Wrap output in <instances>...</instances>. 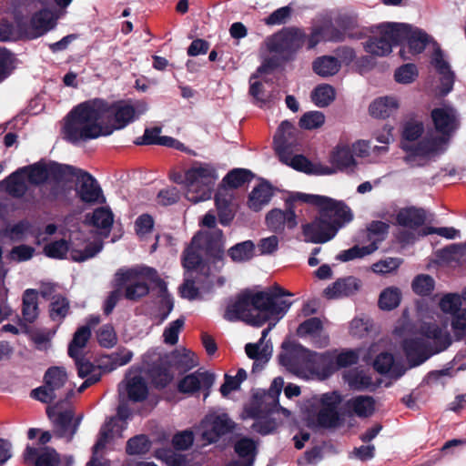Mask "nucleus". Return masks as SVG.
<instances>
[{"label":"nucleus","mask_w":466,"mask_h":466,"mask_svg":"<svg viewBox=\"0 0 466 466\" xmlns=\"http://www.w3.org/2000/svg\"><path fill=\"white\" fill-rule=\"evenodd\" d=\"M399 107V102L394 96H380L376 98L369 107L370 114L376 118H387L394 114Z\"/></svg>","instance_id":"nucleus-36"},{"label":"nucleus","mask_w":466,"mask_h":466,"mask_svg":"<svg viewBox=\"0 0 466 466\" xmlns=\"http://www.w3.org/2000/svg\"><path fill=\"white\" fill-rule=\"evenodd\" d=\"M306 38L304 30L298 27L285 28L267 36L260 48L262 63L258 72L269 73L282 62L292 60Z\"/></svg>","instance_id":"nucleus-3"},{"label":"nucleus","mask_w":466,"mask_h":466,"mask_svg":"<svg viewBox=\"0 0 466 466\" xmlns=\"http://www.w3.org/2000/svg\"><path fill=\"white\" fill-rule=\"evenodd\" d=\"M126 390L128 399L135 402L143 401L148 395V388L146 380L139 375L126 378Z\"/></svg>","instance_id":"nucleus-40"},{"label":"nucleus","mask_w":466,"mask_h":466,"mask_svg":"<svg viewBox=\"0 0 466 466\" xmlns=\"http://www.w3.org/2000/svg\"><path fill=\"white\" fill-rule=\"evenodd\" d=\"M214 382V373L199 369L181 379L177 384V389L183 393H194L202 390L205 391V398H207Z\"/></svg>","instance_id":"nucleus-19"},{"label":"nucleus","mask_w":466,"mask_h":466,"mask_svg":"<svg viewBox=\"0 0 466 466\" xmlns=\"http://www.w3.org/2000/svg\"><path fill=\"white\" fill-rule=\"evenodd\" d=\"M396 23H384L376 26L372 35L363 43L364 50L375 56H386L391 53L392 47L399 45Z\"/></svg>","instance_id":"nucleus-12"},{"label":"nucleus","mask_w":466,"mask_h":466,"mask_svg":"<svg viewBox=\"0 0 466 466\" xmlns=\"http://www.w3.org/2000/svg\"><path fill=\"white\" fill-rule=\"evenodd\" d=\"M59 461V454L54 449L46 447L35 458V466H57Z\"/></svg>","instance_id":"nucleus-63"},{"label":"nucleus","mask_w":466,"mask_h":466,"mask_svg":"<svg viewBox=\"0 0 466 466\" xmlns=\"http://www.w3.org/2000/svg\"><path fill=\"white\" fill-rule=\"evenodd\" d=\"M30 228V222L23 219L14 225L5 227L0 231V234L12 241H19L24 239Z\"/></svg>","instance_id":"nucleus-51"},{"label":"nucleus","mask_w":466,"mask_h":466,"mask_svg":"<svg viewBox=\"0 0 466 466\" xmlns=\"http://www.w3.org/2000/svg\"><path fill=\"white\" fill-rule=\"evenodd\" d=\"M78 173L76 193L80 201L89 206L104 204L106 198L96 179L86 171L79 170Z\"/></svg>","instance_id":"nucleus-16"},{"label":"nucleus","mask_w":466,"mask_h":466,"mask_svg":"<svg viewBox=\"0 0 466 466\" xmlns=\"http://www.w3.org/2000/svg\"><path fill=\"white\" fill-rule=\"evenodd\" d=\"M340 67V61L332 56H319L312 64L313 71L322 77L335 76Z\"/></svg>","instance_id":"nucleus-42"},{"label":"nucleus","mask_w":466,"mask_h":466,"mask_svg":"<svg viewBox=\"0 0 466 466\" xmlns=\"http://www.w3.org/2000/svg\"><path fill=\"white\" fill-rule=\"evenodd\" d=\"M285 210L274 208L266 216V224L269 230L275 233H282L286 228L293 229L297 227V216L292 208L286 202Z\"/></svg>","instance_id":"nucleus-22"},{"label":"nucleus","mask_w":466,"mask_h":466,"mask_svg":"<svg viewBox=\"0 0 466 466\" xmlns=\"http://www.w3.org/2000/svg\"><path fill=\"white\" fill-rule=\"evenodd\" d=\"M273 414L274 413H259L258 416H248L255 420L251 426L252 430L261 435L272 433L277 428L276 419L272 418Z\"/></svg>","instance_id":"nucleus-48"},{"label":"nucleus","mask_w":466,"mask_h":466,"mask_svg":"<svg viewBox=\"0 0 466 466\" xmlns=\"http://www.w3.org/2000/svg\"><path fill=\"white\" fill-rule=\"evenodd\" d=\"M374 369L380 374L388 375L395 380L405 373V369L400 363L395 361L390 353H380L373 363Z\"/></svg>","instance_id":"nucleus-32"},{"label":"nucleus","mask_w":466,"mask_h":466,"mask_svg":"<svg viewBox=\"0 0 466 466\" xmlns=\"http://www.w3.org/2000/svg\"><path fill=\"white\" fill-rule=\"evenodd\" d=\"M451 325L456 340L466 337V309L451 317Z\"/></svg>","instance_id":"nucleus-64"},{"label":"nucleus","mask_w":466,"mask_h":466,"mask_svg":"<svg viewBox=\"0 0 466 466\" xmlns=\"http://www.w3.org/2000/svg\"><path fill=\"white\" fill-rule=\"evenodd\" d=\"M156 459L165 462L167 466H188L185 455L176 453L170 449H157L154 452Z\"/></svg>","instance_id":"nucleus-53"},{"label":"nucleus","mask_w":466,"mask_h":466,"mask_svg":"<svg viewBox=\"0 0 466 466\" xmlns=\"http://www.w3.org/2000/svg\"><path fill=\"white\" fill-rule=\"evenodd\" d=\"M335 89L328 84L319 85L314 88L311 98L319 107L328 106L335 99Z\"/></svg>","instance_id":"nucleus-50"},{"label":"nucleus","mask_w":466,"mask_h":466,"mask_svg":"<svg viewBox=\"0 0 466 466\" xmlns=\"http://www.w3.org/2000/svg\"><path fill=\"white\" fill-rule=\"evenodd\" d=\"M302 233L306 242L320 244L331 240L338 231L319 213L313 221L302 225Z\"/></svg>","instance_id":"nucleus-18"},{"label":"nucleus","mask_w":466,"mask_h":466,"mask_svg":"<svg viewBox=\"0 0 466 466\" xmlns=\"http://www.w3.org/2000/svg\"><path fill=\"white\" fill-rule=\"evenodd\" d=\"M223 233L220 229L214 228L210 232L198 233L186 248L183 256V266L187 271L204 270L203 253L208 256V259L216 265V268L224 266V251L222 248Z\"/></svg>","instance_id":"nucleus-4"},{"label":"nucleus","mask_w":466,"mask_h":466,"mask_svg":"<svg viewBox=\"0 0 466 466\" xmlns=\"http://www.w3.org/2000/svg\"><path fill=\"white\" fill-rule=\"evenodd\" d=\"M377 249L378 246H376V243L369 244L367 246L355 245L349 249L339 252L336 258L339 261L347 262L356 258H362L368 255L372 254Z\"/></svg>","instance_id":"nucleus-47"},{"label":"nucleus","mask_w":466,"mask_h":466,"mask_svg":"<svg viewBox=\"0 0 466 466\" xmlns=\"http://www.w3.org/2000/svg\"><path fill=\"white\" fill-rule=\"evenodd\" d=\"M86 220L97 228L100 234L107 236L114 222V215L109 208L101 207L96 208L90 216H86Z\"/></svg>","instance_id":"nucleus-33"},{"label":"nucleus","mask_w":466,"mask_h":466,"mask_svg":"<svg viewBox=\"0 0 466 466\" xmlns=\"http://www.w3.org/2000/svg\"><path fill=\"white\" fill-rule=\"evenodd\" d=\"M116 426V419L111 418L101 427L96 442L93 447V455L86 466H105L97 452L103 450L109 440L113 437V429Z\"/></svg>","instance_id":"nucleus-29"},{"label":"nucleus","mask_w":466,"mask_h":466,"mask_svg":"<svg viewBox=\"0 0 466 466\" xmlns=\"http://www.w3.org/2000/svg\"><path fill=\"white\" fill-rule=\"evenodd\" d=\"M346 407L358 417L366 418L375 410V400L371 396H356L346 402Z\"/></svg>","instance_id":"nucleus-38"},{"label":"nucleus","mask_w":466,"mask_h":466,"mask_svg":"<svg viewBox=\"0 0 466 466\" xmlns=\"http://www.w3.org/2000/svg\"><path fill=\"white\" fill-rule=\"evenodd\" d=\"M435 281L427 274H420L414 278L411 283L412 290L419 296H428L434 289Z\"/></svg>","instance_id":"nucleus-57"},{"label":"nucleus","mask_w":466,"mask_h":466,"mask_svg":"<svg viewBox=\"0 0 466 466\" xmlns=\"http://www.w3.org/2000/svg\"><path fill=\"white\" fill-rule=\"evenodd\" d=\"M74 395V387L63 367H50L44 375V384L31 391V397L43 403H50L56 399L68 400Z\"/></svg>","instance_id":"nucleus-10"},{"label":"nucleus","mask_w":466,"mask_h":466,"mask_svg":"<svg viewBox=\"0 0 466 466\" xmlns=\"http://www.w3.org/2000/svg\"><path fill=\"white\" fill-rule=\"evenodd\" d=\"M143 367L157 387L164 388L173 380V373L170 370L172 366L167 359V354L162 356L157 350L147 351L143 356Z\"/></svg>","instance_id":"nucleus-13"},{"label":"nucleus","mask_w":466,"mask_h":466,"mask_svg":"<svg viewBox=\"0 0 466 466\" xmlns=\"http://www.w3.org/2000/svg\"><path fill=\"white\" fill-rule=\"evenodd\" d=\"M396 30L400 33L397 36L398 44L406 41L411 55L420 54L427 44L432 41L431 37L423 30L412 27L408 24L396 23Z\"/></svg>","instance_id":"nucleus-17"},{"label":"nucleus","mask_w":466,"mask_h":466,"mask_svg":"<svg viewBox=\"0 0 466 466\" xmlns=\"http://www.w3.org/2000/svg\"><path fill=\"white\" fill-rule=\"evenodd\" d=\"M324 201L319 207V213L339 231L353 219L350 208L340 200L324 197Z\"/></svg>","instance_id":"nucleus-15"},{"label":"nucleus","mask_w":466,"mask_h":466,"mask_svg":"<svg viewBox=\"0 0 466 466\" xmlns=\"http://www.w3.org/2000/svg\"><path fill=\"white\" fill-rule=\"evenodd\" d=\"M431 117L439 136H433V140L423 143V155H439L440 157L447 151L451 137L460 127L459 115L454 107L443 105L434 108Z\"/></svg>","instance_id":"nucleus-6"},{"label":"nucleus","mask_w":466,"mask_h":466,"mask_svg":"<svg viewBox=\"0 0 466 466\" xmlns=\"http://www.w3.org/2000/svg\"><path fill=\"white\" fill-rule=\"evenodd\" d=\"M171 366L179 372H187L198 365L195 353L186 349H177L167 354Z\"/></svg>","instance_id":"nucleus-31"},{"label":"nucleus","mask_w":466,"mask_h":466,"mask_svg":"<svg viewBox=\"0 0 466 466\" xmlns=\"http://www.w3.org/2000/svg\"><path fill=\"white\" fill-rule=\"evenodd\" d=\"M116 277L120 284H127L126 298L130 300L138 299L148 293L147 281L158 285L163 292L167 290V286L158 277L157 271L150 267L138 266L119 269Z\"/></svg>","instance_id":"nucleus-9"},{"label":"nucleus","mask_w":466,"mask_h":466,"mask_svg":"<svg viewBox=\"0 0 466 466\" xmlns=\"http://www.w3.org/2000/svg\"><path fill=\"white\" fill-rule=\"evenodd\" d=\"M1 186L15 198H22L30 192L29 183L20 167L5 177Z\"/></svg>","instance_id":"nucleus-26"},{"label":"nucleus","mask_w":466,"mask_h":466,"mask_svg":"<svg viewBox=\"0 0 466 466\" xmlns=\"http://www.w3.org/2000/svg\"><path fill=\"white\" fill-rule=\"evenodd\" d=\"M269 320H273V322L263 329L259 341L258 343H248L245 347L246 354L254 360L253 372L261 370L271 357V349L268 345L263 346V341L278 320L274 319Z\"/></svg>","instance_id":"nucleus-21"},{"label":"nucleus","mask_w":466,"mask_h":466,"mask_svg":"<svg viewBox=\"0 0 466 466\" xmlns=\"http://www.w3.org/2000/svg\"><path fill=\"white\" fill-rule=\"evenodd\" d=\"M202 439L208 443L216 442L218 438L232 430L233 422L227 414L207 417L202 422Z\"/></svg>","instance_id":"nucleus-23"},{"label":"nucleus","mask_w":466,"mask_h":466,"mask_svg":"<svg viewBox=\"0 0 466 466\" xmlns=\"http://www.w3.org/2000/svg\"><path fill=\"white\" fill-rule=\"evenodd\" d=\"M289 165L294 169L307 174L330 175L335 172V170L329 167H321L319 170L315 169L310 161L302 155L294 156Z\"/></svg>","instance_id":"nucleus-46"},{"label":"nucleus","mask_w":466,"mask_h":466,"mask_svg":"<svg viewBox=\"0 0 466 466\" xmlns=\"http://www.w3.org/2000/svg\"><path fill=\"white\" fill-rule=\"evenodd\" d=\"M69 301L61 295L52 297L50 304V317L53 320H61L68 313Z\"/></svg>","instance_id":"nucleus-58"},{"label":"nucleus","mask_w":466,"mask_h":466,"mask_svg":"<svg viewBox=\"0 0 466 466\" xmlns=\"http://www.w3.org/2000/svg\"><path fill=\"white\" fill-rule=\"evenodd\" d=\"M424 132L421 121L410 120L405 123L402 130L401 148L406 152L403 160L411 167H420L428 165L439 157V155H423V143L433 140V135L428 134L417 141Z\"/></svg>","instance_id":"nucleus-8"},{"label":"nucleus","mask_w":466,"mask_h":466,"mask_svg":"<svg viewBox=\"0 0 466 466\" xmlns=\"http://www.w3.org/2000/svg\"><path fill=\"white\" fill-rule=\"evenodd\" d=\"M55 25L56 18L54 14L47 9L40 10L31 18L28 32L29 36L31 38H37L53 29Z\"/></svg>","instance_id":"nucleus-27"},{"label":"nucleus","mask_w":466,"mask_h":466,"mask_svg":"<svg viewBox=\"0 0 466 466\" xmlns=\"http://www.w3.org/2000/svg\"><path fill=\"white\" fill-rule=\"evenodd\" d=\"M97 340L100 346L110 349L117 342L115 329L110 324L103 325L96 332Z\"/></svg>","instance_id":"nucleus-61"},{"label":"nucleus","mask_w":466,"mask_h":466,"mask_svg":"<svg viewBox=\"0 0 466 466\" xmlns=\"http://www.w3.org/2000/svg\"><path fill=\"white\" fill-rule=\"evenodd\" d=\"M292 295L279 285L263 291H245L228 305L224 318L228 321L241 319L260 327L270 319L279 320L283 318L292 303L281 298Z\"/></svg>","instance_id":"nucleus-2"},{"label":"nucleus","mask_w":466,"mask_h":466,"mask_svg":"<svg viewBox=\"0 0 466 466\" xmlns=\"http://www.w3.org/2000/svg\"><path fill=\"white\" fill-rule=\"evenodd\" d=\"M344 378L349 386L354 390H364L372 384L371 377L363 370H350Z\"/></svg>","instance_id":"nucleus-54"},{"label":"nucleus","mask_w":466,"mask_h":466,"mask_svg":"<svg viewBox=\"0 0 466 466\" xmlns=\"http://www.w3.org/2000/svg\"><path fill=\"white\" fill-rule=\"evenodd\" d=\"M272 196L271 187L267 183H261L250 192L248 201V208L253 211H259L268 204Z\"/></svg>","instance_id":"nucleus-39"},{"label":"nucleus","mask_w":466,"mask_h":466,"mask_svg":"<svg viewBox=\"0 0 466 466\" xmlns=\"http://www.w3.org/2000/svg\"><path fill=\"white\" fill-rule=\"evenodd\" d=\"M390 226L388 223L383 221H372L368 227V238L370 241V244H379L386 238Z\"/></svg>","instance_id":"nucleus-60"},{"label":"nucleus","mask_w":466,"mask_h":466,"mask_svg":"<svg viewBox=\"0 0 466 466\" xmlns=\"http://www.w3.org/2000/svg\"><path fill=\"white\" fill-rule=\"evenodd\" d=\"M234 262H246L251 259L255 254V244L251 240H246L231 247L228 251Z\"/></svg>","instance_id":"nucleus-45"},{"label":"nucleus","mask_w":466,"mask_h":466,"mask_svg":"<svg viewBox=\"0 0 466 466\" xmlns=\"http://www.w3.org/2000/svg\"><path fill=\"white\" fill-rule=\"evenodd\" d=\"M218 179V173L213 164L195 162L185 171L181 181L187 199L193 203L210 199Z\"/></svg>","instance_id":"nucleus-7"},{"label":"nucleus","mask_w":466,"mask_h":466,"mask_svg":"<svg viewBox=\"0 0 466 466\" xmlns=\"http://www.w3.org/2000/svg\"><path fill=\"white\" fill-rule=\"evenodd\" d=\"M150 449V441L146 435H137L127 441L126 451L129 455L147 453Z\"/></svg>","instance_id":"nucleus-59"},{"label":"nucleus","mask_w":466,"mask_h":466,"mask_svg":"<svg viewBox=\"0 0 466 466\" xmlns=\"http://www.w3.org/2000/svg\"><path fill=\"white\" fill-rule=\"evenodd\" d=\"M148 109L145 101L89 99L72 108L65 118L64 138L73 145L111 135L125 128Z\"/></svg>","instance_id":"nucleus-1"},{"label":"nucleus","mask_w":466,"mask_h":466,"mask_svg":"<svg viewBox=\"0 0 466 466\" xmlns=\"http://www.w3.org/2000/svg\"><path fill=\"white\" fill-rule=\"evenodd\" d=\"M82 417L74 418L72 410H67L57 414L54 419V431L56 436L70 441L76 433Z\"/></svg>","instance_id":"nucleus-25"},{"label":"nucleus","mask_w":466,"mask_h":466,"mask_svg":"<svg viewBox=\"0 0 466 466\" xmlns=\"http://www.w3.org/2000/svg\"><path fill=\"white\" fill-rule=\"evenodd\" d=\"M25 176L29 185L44 186L49 178L47 164L37 162L32 165L20 167Z\"/></svg>","instance_id":"nucleus-43"},{"label":"nucleus","mask_w":466,"mask_h":466,"mask_svg":"<svg viewBox=\"0 0 466 466\" xmlns=\"http://www.w3.org/2000/svg\"><path fill=\"white\" fill-rule=\"evenodd\" d=\"M434 51L431 56V64L435 67L441 76V86L439 87V95L444 96L448 95L453 88L454 73L451 70L448 62L444 59L443 53L440 46L433 42Z\"/></svg>","instance_id":"nucleus-20"},{"label":"nucleus","mask_w":466,"mask_h":466,"mask_svg":"<svg viewBox=\"0 0 466 466\" xmlns=\"http://www.w3.org/2000/svg\"><path fill=\"white\" fill-rule=\"evenodd\" d=\"M48 176L51 178L59 182L60 180H65L72 177H76L79 175V168H76L70 165L59 164L56 162H51L47 164Z\"/></svg>","instance_id":"nucleus-49"},{"label":"nucleus","mask_w":466,"mask_h":466,"mask_svg":"<svg viewBox=\"0 0 466 466\" xmlns=\"http://www.w3.org/2000/svg\"><path fill=\"white\" fill-rule=\"evenodd\" d=\"M325 122V116L319 111H309L305 113L299 119V126L304 129H316Z\"/></svg>","instance_id":"nucleus-62"},{"label":"nucleus","mask_w":466,"mask_h":466,"mask_svg":"<svg viewBox=\"0 0 466 466\" xmlns=\"http://www.w3.org/2000/svg\"><path fill=\"white\" fill-rule=\"evenodd\" d=\"M252 179V173L244 168H235L228 172L223 178V184L232 188L241 187Z\"/></svg>","instance_id":"nucleus-55"},{"label":"nucleus","mask_w":466,"mask_h":466,"mask_svg":"<svg viewBox=\"0 0 466 466\" xmlns=\"http://www.w3.org/2000/svg\"><path fill=\"white\" fill-rule=\"evenodd\" d=\"M330 161L339 170L351 169L356 166L351 148L347 145H338L331 153Z\"/></svg>","instance_id":"nucleus-41"},{"label":"nucleus","mask_w":466,"mask_h":466,"mask_svg":"<svg viewBox=\"0 0 466 466\" xmlns=\"http://www.w3.org/2000/svg\"><path fill=\"white\" fill-rule=\"evenodd\" d=\"M360 281L355 277H347L339 279L330 286L324 289V294L328 299H337L340 297H347L354 294L359 290Z\"/></svg>","instance_id":"nucleus-28"},{"label":"nucleus","mask_w":466,"mask_h":466,"mask_svg":"<svg viewBox=\"0 0 466 466\" xmlns=\"http://www.w3.org/2000/svg\"><path fill=\"white\" fill-rule=\"evenodd\" d=\"M38 315V291L34 289H27L24 291L22 298V320L33 323L36 320Z\"/></svg>","instance_id":"nucleus-34"},{"label":"nucleus","mask_w":466,"mask_h":466,"mask_svg":"<svg viewBox=\"0 0 466 466\" xmlns=\"http://www.w3.org/2000/svg\"><path fill=\"white\" fill-rule=\"evenodd\" d=\"M314 352L307 350L301 345H294L289 350L281 353L279 357V363L289 372L299 378L310 380V374H300L299 370L311 368L313 364Z\"/></svg>","instance_id":"nucleus-14"},{"label":"nucleus","mask_w":466,"mask_h":466,"mask_svg":"<svg viewBox=\"0 0 466 466\" xmlns=\"http://www.w3.org/2000/svg\"><path fill=\"white\" fill-rule=\"evenodd\" d=\"M91 337V330L88 326H82L76 329L68 346V355L71 358H77L83 355V350Z\"/></svg>","instance_id":"nucleus-44"},{"label":"nucleus","mask_w":466,"mask_h":466,"mask_svg":"<svg viewBox=\"0 0 466 466\" xmlns=\"http://www.w3.org/2000/svg\"><path fill=\"white\" fill-rule=\"evenodd\" d=\"M422 332L424 337L408 339L403 342V350L410 367L422 364L451 344L450 334L435 324L422 327Z\"/></svg>","instance_id":"nucleus-5"},{"label":"nucleus","mask_w":466,"mask_h":466,"mask_svg":"<svg viewBox=\"0 0 466 466\" xmlns=\"http://www.w3.org/2000/svg\"><path fill=\"white\" fill-rule=\"evenodd\" d=\"M312 357L313 364L311 368L299 370V371L300 374H310V379L317 377L319 379L324 380L329 377L336 370V365L333 361V352H314Z\"/></svg>","instance_id":"nucleus-24"},{"label":"nucleus","mask_w":466,"mask_h":466,"mask_svg":"<svg viewBox=\"0 0 466 466\" xmlns=\"http://www.w3.org/2000/svg\"><path fill=\"white\" fill-rule=\"evenodd\" d=\"M439 306L442 312L451 317L463 309H461V298L457 293L445 294L441 299Z\"/></svg>","instance_id":"nucleus-56"},{"label":"nucleus","mask_w":466,"mask_h":466,"mask_svg":"<svg viewBox=\"0 0 466 466\" xmlns=\"http://www.w3.org/2000/svg\"><path fill=\"white\" fill-rule=\"evenodd\" d=\"M296 129L288 120L282 121L274 136V147L279 154L285 153L294 142Z\"/></svg>","instance_id":"nucleus-37"},{"label":"nucleus","mask_w":466,"mask_h":466,"mask_svg":"<svg viewBox=\"0 0 466 466\" xmlns=\"http://www.w3.org/2000/svg\"><path fill=\"white\" fill-rule=\"evenodd\" d=\"M39 192L40 200L43 203L60 202L69 204L70 202L68 195L71 190L60 182L41 186L39 187Z\"/></svg>","instance_id":"nucleus-30"},{"label":"nucleus","mask_w":466,"mask_h":466,"mask_svg":"<svg viewBox=\"0 0 466 466\" xmlns=\"http://www.w3.org/2000/svg\"><path fill=\"white\" fill-rule=\"evenodd\" d=\"M401 292L397 287H389L380 295V308L385 310H391L397 308L400 302Z\"/></svg>","instance_id":"nucleus-52"},{"label":"nucleus","mask_w":466,"mask_h":466,"mask_svg":"<svg viewBox=\"0 0 466 466\" xmlns=\"http://www.w3.org/2000/svg\"><path fill=\"white\" fill-rule=\"evenodd\" d=\"M396 220L399 225L414 229L424 224L426 211L414 207L402 208L397 214Z\"/></svg>","instance_id":"nucleus-35"},{"label":"nucleus","mask_w":466,"mask_h":466,"mask_svg":"<svg viewBox=\"0 0 466 466\" xmlns=\"http://www.w3.org/2000/svg\"><path fill=\"white\" fill-rule=\"evenodd\" d=\"M284 386L281 377L275 378L268 390L258 389L254 391L249 404L245 408L247 416H258L259 413H276L281 411L289 417L290 411L279 405V395Z\"/></svg>","instance_id":"nucleus-11"}]
</instances>
